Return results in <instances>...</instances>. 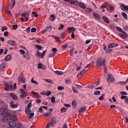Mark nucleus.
Wrapping results in <instances>:
<instances>
[{
    "instance_id": "nucleus-1",
    "label": "nucleus",
    "mask_w": 128,
    "mask_h": 128,
    "mask_svg": "<svg viewBox=\"0 0 128 128\" xmlns=\"http://www.w3.org/2000/svg\"><path fill=\"white\" fill-rule=\"evenodd\" d=\"M96 64V65L98 66L102 65L105 68H107L105 60H104L102 59L101 58L98 59L97 61Z\"/></svg>"
},
{
    "instance_id": "nucleus-2",
    "label": "nucleus",
    "mask_w": 128,
    "mask_h": 128,
    "mask_svg": "<svg viewBox=\"0 0 128 128\" xmlns=\"http://www.w3.org/2000/svg\"><path fill=\"white\" fill-rule=\"evenodd\" d=\"M3 83L5 85L4 90L7 91H9L12 90V86L10 83L9 84L6 81H3Z\"/></svg>"
},
{
    "instance_id": "nucleus-3",
    "label": "nucleus",
    "mask_w": 128,
    "mask_h": 128,
    "mask_svg": "<svg viewBox=\"0 0 128 128\" xmlns=\"http://www.w3.org/2000/svg\"><path fill=\"white\" fill-rule=\"evenodd\" d=\"M4 114L5 117H8L11 116V114L8 112L7 109L5 108H0V114Z\"/></svg>"
},
{
    "instance_id": "nucleus-4",
    "label": "nucleus",
    "mask_w": 128,
    "mask_h": 128,
    "mask_svg": "<svg viewBox=\"0 0 128 128\" xmlns=\"http://www.w3.org/2000/svg\"><path fill=\"white\" fill-rule=\"evenodd\" d=\"M46 51V50H45L41 54L40 52H39L38 51L36 54V56H38L39 58H43L44 54H45Z\"/></svg>"
},
{
    "instance_id": "nucleus-5",
    "label": "nucleus",
    "mask_w": 128,
    "mask_h": 128,
    "mask_svg": "<svg viewBox=\"0 0 128 128\" xmlns=\"http://www.w3.org/2000/svg\"><path fill=\"white\" fill-rule=\"evenodd\" d=\"M107 80L108 82L109 83L113 82L115 80L114 76L112 74H110L108 76Z\"/></svg>"
},
{
    "instance_id": "nucleus-6",
    "label": "nucleus",
    "mask_w": 128,
    "mask_h": 128,
    "mask_svg": "<svg viewBox=\"0 0 128 128\" xmlns=\"http://www.w3.org/2000/svg\"><path fill=\"white\" fill-rule=\"evenodd\" d=\"M120 8L122 10L124 11H125V10L128 11V6H126L123 4H121Z\"/></svg>"
},
{
    "instance_id": "nucleus-7",
    "label": "nucleus",
    "mask_w": 128,
    "mask_h": 128,
    "mask_svg": "<svg viewBox=\"0 0 128 128\" xmlns=\"http://www.w3.org/2000/svg\"><path fill=\"white\" fill-rule=\"evenodd\" d=\"M56 123V119L55 118H53L51 120L50 124L52 126H55Z\"/></svg>"
},
{
    "instance_id": "nucleus-8",
    "label": "nucleus",
    "mask_w": 128,
    "mask_h": 128,
    "mask_svg": "<svg viewBox=\"0 0 128 128\" xmlns=\"http://www.w3.org/2000/svg\"><path fill=\"white\" fill-rule=\"evenodd\" d=\"M8 125L10 126L13 127L16 126V124L14 121H10L8 122Z\"/></svg>"
},
{
    "instance_id": "nucleus-9",
    "label": "nucleus",
    "mask_w": 128,
    "mask_h": 128,
    "mask_svg": "<svg viewBox=\"0 0 128 128\" xmlns=\"http://www.w3.org/2000/svg\"><path fill=\"white\" fill-rule=\"evenodd\" d=\"M118 44L115 43H111L109 44L108 46V47L109 48H112L114 47L118 46Z\"/></svg>"
},
{
    "instance_id": "nucleus-10",
    "label": "nucleus",
    "mask_w": 128,
    "mask_h": 128,
    "mask_svg": "<svg viewBox=\"0 0 128 128\" xmlns=\"http://www.w3.org/2000/svg\"><path fill=\"white\" fill-rule=\"evenodd\" d=\"M7 42L12 46H15L17 44L15 41L12 40L8 41Z\"/></svg>"
},
{
    "instance_id": "nucleus-11",
    "label": "nucleus",
    "mask_w": 128,
    "mask_h": 128,
    "mask_svg": "<svg viewBox=\"0 0 128 128\" xmlns=\"http://www.w3.org/2000/svg\"><path fill=\"white\" fill-rule=\"evenodd\" d=\"M78 83V82L75 80L74 82V86L75 87H76L77 88L80 89L81 88H83V87L81 86H80L77 84Z\"/></svg>"
},
{
    "instance_id": "nucleus-12",
    "label": "nucleus",
    "mask_w": 128,
    "mask_h": 128,
    "mask_svg": "<svg viewBox=\"0 0 128 128\" xmlns=\"http://www.w3.org/2000/svg\"><path fill=\"white\" fill-rule=\"evenodd\" d=\"M18 80H20V82L25 83L26 82V79L23 76H20L18 78Z\"/></svg>"
},
{
    "instance_id": "nucleus-13",
    "label": "nucleus",
    "mask_w": 128,
    "mask_h": 128,
    "mask_svg": "<svg viewBox=\"0 0 128 128\" xmlns=\"http://www.w3.org/2000/svg\"><path fill=\"white\" fill-rule=\"evenodd\" d=\"M38 68L39 69H41L43 70H45L46 69V66L42 64H38Z\"/></svg>"
},
{
    "instance_id": "nucleus-14",
    "label": "nucleus",
    "mask_w": 128,
    "mask_h": 128,
    "mask_svg": "<svg viewBox=\"0 0 128 128\" xmlns=\"http://www.w3.org/2000/svg\"><path fill=\"white\" fill-rule=\"evenodd\" d=\"M107 9L108 12H111L114 11V8L112 6H108L107 7Z\"/></svg>"
},
{
    "instance_id": "nucleus-15",
    "label": "nucleus",
    "mask_w": 128,
    "mask_h": 128,
    "mask_svg": "<svg viewBox=\"0 0 128 128\" xmlns=\"http://www.w3.org/2000/svg\"><path fill=\"white\" fill-rule=\"evenodd\" d=\"M10 120L14 121H16L17 120V118L16 116L14 115H12L10 118Z\"/></svg>"
},
{
    "instance_id": "nucleus-16",
    "label": "nucleus",
    "mask_w": 128,
    "mask_h": 128,
    "mask_svg": "<svg viewBox=\"0 0 128 128\" xmlns=\"http://www.w3.org/2000/svg\"><path fill=\"white\" fill-rule=\"evenodd\" d=\"M10 95L13 99L14 100H16L17 99V96L13 93H11L10 94Z\"/></svg>"
},
{
    "instance_id": "nucleus-17",
    "label": "nucleus",
    "mask_w": 128,
    "mask_h": 128,
    "mask_svg": "<svg viewBox=\"0 0 128 128\" xmlns=\"http://www.w3.org/2000/svg\"><path fill=\"white\" fill-rule=\"evenodd\" d=\"M86 110V107L84 106H83L80 109L79 112L80 113H84Z\"/></svg>"
},
{
    "instance_id": "nucleus-18",
    "label": "nucleus",
    "mask_w": 128,
    "mask_h": 128,
    "mask_svg": "<svg viewBox=\"0 0 128 128\" xmlns=\"http://www.w3.org/2000/svg\"><path fill=\"white\" fill-rule=\"evenodd\" d=\"M52 27L51 26H47L46 27V29L42 31V33H44L46 31L48 30L49 28H50V30H52Z\"/></svg>"
},
{
    "instance_id": "nucleus-19",
    "label": "nucleus",
    "mask_w": 128,
    "mask_h": 128,
    "mask_svg": "<svg viewBox=\"0 0 128 128\" xmlns=\"http://www.w3.org/2000/svg\"><path fill=\"white\" fill-rule=\"evenodd\" d=\"M11 56L10 55H8L5 57V60L6 61H9L11 60Z\"/></svg>"
},
{
    "instance_id": "nucleus-20",
    "label": "nucleus",
    "mask_w": 128,
    "mask_h": 128,
    "mask_svg": "<svg viewBox=\"0 0 128 128\" xmlns=\"http://www.w3.org/2000/svg\"><path fill=\"white\" fill-rule=\"evenodd\" d=\"M93 14L94 16L98 20L100 18V16L98 14L94 12Z\"/></svg>"
},
{
    "instance_id": "nucleus-21",
    "label": "nucleus",
    "mask_w": 128,
    "mask_h": 128,
    "mask_svg": "<svg viewBox=\"0 0 128 128\" xmlns=\"http://www.w3.org/2000/svg\"><path fill=\"white\" fill-rule=\"evenodd\" d=\"M80 6L82 8L85 9L86 8L85 5L82 2H80L79 4Z\"/></svg>"
},
{
    "instance_id": "nucleus-22",
    "label": "nucleus",
    "mask_w": 128,
    "mask_h": 128,
    "mask_svg": "<svg viewBox=\"0 0 128 128\" xmlns=\"http://www.w3.org/2000/svg\"><path fill=\"white\" fill-rule=\"evenodd\" d=\"M5 67V65L4 64H2L0 65V71L3 72L4 70Z\"/></svg>"
},
{
    "instance_id": "nucleus-23",
    "label": "nucleus",
    "mask_w": 128,
    "mask_h": 128,
    "mask_svg": "<svg viewBox=\"0 0 128 128\" xmlns=\"http://www.w3.org/2000/svg\"><path fill=\"white\" fill-rule=\"evenodd\" d=\"M30 15L29 13L28 12H26L25 13H22L21 14V16H24L26 17H28Z\"/></svg>"
},
{
    "instance_id": "nucleus-24",
    "label": "nucleus",
    "mask_w": 128,
    "mask_h": 128,
    "mask_svg": "<svg viewBox=\"0 0 128 128\" xmlns=\"http://www.w3.org/2000/svg\"><path fill=\"white\" fill-rule=\"evenodd\" d=\"M10 104L11 107L13 108H16L18 107V106L16 104H14L13 102H10Z\"/></svg>"
},
{
    "instance_id": "nucleus-25",
    "label": "nucleus",
    "mask_w": 128,
    "mask_h": 128,
    "mask_svg": "<svg viewBox=\"0 0 128 128\" xmlns=\"http://www.w3.org/2000/svg\"><path fill=\"white\" fill-rule=\"evenodd\" d=\"M108 4V3L107 2H106L104 3L101 6L100 8L102 9H104L106 8Z\"/></svg>"
},
{
    "instance_id": "nucleus-26",
    "label": "nucleus",
    "mask_w": 128,
    "mask_h": 128,
    "mask_svg": "<svg viewBox=\"0 0 128 128\" xmlns=\"http://www.w3.org/2000/svg\"><path fill=\"white\" fill-rule=\"evenodd\" d=\"M77 105L76 100H74L72 101V107L73 108H75Z\"/></svg>"
},
{
    "instance_id": "nucleus-27",
    "label": "nucleus",
    "mask_w": 128,
    "mask_h": 128,
    "mask_svg": "<svg viewBox=\"0 0 128 128\" xmlns=\"http://www.w3.org/2000/svg\"><path fill=\"white\" fill-rule=\"evenodd\" d=\"M120 36L122 38L125 39L127 38V37L128 34H126V35H124L122 34H120Z\"/></svg>"
},
{
    "instance_id": "nucleus-28",
    "label": "nucleus",
    "mask_w": 128,
    "mask_h": 128,
    "mask_svg": "<svg viewBox=\"0 0 128 128\" xmlns=\"http://www.w3.org/2000/svg\"><path fill=\"white\" fill-rule=\"evenodd\" d=\"M103 19L104 21L107 23H109L110 21L105 16H103Z\"/></svg>"
},
{
    "instance_id": "nucleus-29",
    "label": "nucleus",
    "mask_w": 128,
    "mask_h": 128,
    "mask_svg": "<svg viewBox=\"0 0 128 128\" xmlns=\"http://www.w3.org/2000/svg\"><path fill=\"white\" fill-rule=\"evenodd\" d=\"M84 70L81 71L78 75V77L79 78L81 77L84 73Z\"/></svg>"
},
{
    "instance_id": "nucleus-30",
    "label": "nucleus",
    "mask_w": 128,
    "mask_h": 128,
    "mask_svg": "<svg viewBox=\"0 0 128 128\" xmlns=\"http://www.w3.org/2000/svg\"><path fill=\"white\" fill-rule=\"evenodd\" d=\"M31 111V110L30 108H26L25 109L26 112L27 114H30Z\"/></svg>"
},
{
    "instance_id": "nucleus-31",
    "label": "nucleus",
    "mask_w": 128,
    "mask_h": 128,
    "mask_svg": "<svg viewBox=\"0 0 128 128\" xmlns=\"http://www.w3.org/2000/svg\"><path fill=\"white\" fill-rule=\"evenodd\" d=\"M28 96V94H22V95H20V97L22 98H25L26 97Z\"/></svg>"
},
{
    "instance_id": "nucleus-32",
    "label": "nucleus",
    "mask_w": 128,
    "mask_h": 128,
    "mask_svg": "<svg viewBox=\"0 0 128 128\" xmlns=\"http://www.w3.org/2000/svg\"><path fill=\"white\" fill-rule=\"evenodd\" d=\"M55 72L56 74L59 75H61L63 74L62 72L61 71L59 72L58 70L55 71Z\"/></svg>"
},
{
    "instance_id": "nucleus-33",
    "label": "nucleus",
    "mask_w": 128,
    "mask_h": 128,
    "mask_svg": "<svg viewBox=\"0 0 128 128\" xmlns=\"http://www.w3.org/2000/svg\"><path fill=\"white\" fill-rule=\"evenodd\" d=\"M122 14L124 18L125 19H127V16L125 13L124 12H122Z\"/></svg>"
},
{
    "instance_id": "nucleus-34",
    "label": "nucleus",
    "mask_w": 128,
    "mask_h": 128,
    "mask_svg": "<svg viewBox=\"0 0 128 128\" xmlns=\"http://www.w3.org/2000/svg\"><path fill=\"white\" fill-rule=\"evenodd\" d=\"M24 57L28 60L30 58V56L28 54L26 53L24 55Z\"/></svg>"
},
{
    "instance_id": "nucleus-35",
    "label": "nucleus",
    "mask_w": 128,
    "mask_h": 128,
    "mask_svg": "<svg viewBox=\"0 0 128 128\" xmlns=\"http://www.w3.org/2000/svg\"><path fill=\"white\" fill-rule=\"evenodd\" d=\"M100 91L99 90H96L94 92V94L95 95H97L100 94Z\"/></svg>"
},
{
    "instance_id": "nucleus-36",
    "label": "nucleus",
    "mask_w": 128,
    "mask_h": 128,
    "mask_svg": "<svg viewBox=\"0 0 128 128\" xmlns=\"http://www.w3.org/2000/svg\"><path fill=\"white\" fill-rule=\"evenodd\" d=\"M35 47L38 50H42V47L41 46L39 45H36Z\"/></svg>"
},
{
    "instance_id": "nucleus-37",
    "label": "nucleus",
    "mask_w": 128,
    "mask_h": 128,
    "mask_svg": "<svg viewBox=\"0 0 128 128\" xmlns=\"http://www.w3.org/2000/svg\"><path fill=\"white\" fill-rule=\"evenodd\" d=\"M79 4L78 2L77 1H72V4L78 6Z\"/></svg>"
},
{
    "instance_id": "nucleus-38",
    "label": "nucleus",
    "mask_w": 128,
    "mask_h": 128,
    "mask_svg": "<svg viewBox=\"0 0 128 128\" xmlns=\"http://www.w3.org/2000/svg\"><path fill=\"white\" fill-rule=\"evenodd\" d=\"M20 92L22 94H26L25 90L23 89H20Z\"/></svg>"
},
{
    "instance_id": "nucleus-39",
    "label": "nucleus",
    "mask_w": 128,
    "mask_h": 128,
    "mask_svg": "<svg viewBox=\"0 0 128 128\" xmlns=\"http://www.w3.org/2000/svg\"><path fill=\"white\" fill-rule=\"evenodd\" d=\"M34 78H32L31 80V82L32 83H34L35 84H38V83L36 81H34Z\"/></svg>"
},
{
    "instance_id": "nucleus-40",
    "label": "nucleus",
    "mask_w": 128,
    "mask_h": 128,
    "mask_svg": "<svg viewBox=\"0 0 128 128\" xmlns=\"http://www.w3.org/2000/svg\"><path fill=\"white\" fill-rule=\"evenodd\" d=\"M68 46L66 44H65L62 46V48L63 50H64L66 49L67 47H68Z\"/></svg>"
},
{
    "instance_id": "nucleus-41",
    "label": "nucleus",
    "mask_w": 128,
    "mask_h": 128,
    "mask_svg": "<svg viewBox=\"0 0 128 128\" xmlns=\"http://www.w3.org/2000/svg\"><path fill=\"white\" fill-rule=\"evenodd\" d=\"M93 64H88L87 66L85 67V68H90V67H92Z\"/></svg>"
},
{
    "instance_id": "nucleus-42",
    "label": "nucleus",
    "mask_w": 128,
    "mask_h": 128,
    "mask_svg": "<svg viewBox=\"0 0 128 128\" xmlns=\"http://www.w3.org/2000/svg\"><path fill=\"white\" fill-rule=\"evenodd\" d=\"M72 90L73 92L74 93H78V90L75 88L74 87L72 88Z\"/></svg>"
},
{
    "instance_id": "nucleus-43",
    "label": "nucleus",
    "mask_w": 128,
    "mask_h": 128,
    "mask_svg": "<svg viewBox=\"0 0 128 128\" xmlns=\"http://www.w3.org/2000/svg\"><path fill=\"white\" fill-rule=\"evenodd\" d=\"M67 30L68 32L70 33V32L72 31V27L68 28Z\"/></svg>"
},
{
    "instance_id": "nucleus-44",
    "label": "nucleus",
    "mask_w": 128,
    "mask_h": 128,
    "mask_svg": "<svg viewBox=\"0 0 128 128\" xmlns=\"http://www.w3.org/2000/svg\"><path fill=\"white\" fill-rule=\"evenodd\" d=\"M32 14L34 15L36 17H37L38 16V15L37 14V13L35 11L32 12Z\"/></svg>"
},
{
    "instance_id": "nucleus-45",
    "label": "nucleus",
    "mask_w": 128,
    "mask_h": 128,
    "mask_svg": "<svg viewBox=\"0 0 128 128\" xmlns=\"http://www.w3.org/2000/svg\"><path fill=\"white\" fill-rule=\"evenodd\" d=\"M17 126L18 128H21L22 126V124L20 122L18 123L17 124Z\"/></svg>"
},
{
    "instance_id": "nucleus-46",
    "label": "nucleus",
    "mask_w": 128,
    "mask_h": 128,
    "mask_svg": "<svg viewBox=\"0 0 128 128\" xmlns=\"http://www.w3.org/2000/svg\"><path fill=\"white\" fill-rule=\"evenodd\" d=\"M66 111V110L65 108L63 107L62 108L61 112H64Z\"/></svg>"
},
{
    "instance_id": "nucleus-47",
    "label": "nucleus",
    "mask_w": 128,
    "mask_h": 128,
    "mask_svg": "<svg viewBox=\"0 0 128 128\" xmlns=\"http://www.w3.org/2000/svg\"><path fill=\"white\" fill-rule=\"evenodd\" d=\"M105 96V94H103L101 96H100L98 98L99 100H103L104 98V96Z\"/></svg>"
},
{
    "instance_id": "nucleus-48",
    "label": "nucleus",
    "mask_w": 128,
    "mask_h": 128,
    "mask_svg": "<svg viewBox=\"0 0 128 128\" xmlns=\"http://www.w3.org/2000/svg\"><path fill=\"white\" fill-rule=\"evenodd\" d=\"M34 112H31L29 115V117L30 118H32L34 115Z\"/></svg>"
},
{
    "instance_id": "nucleus-49",
    "label": "nucleus",
    "mask_w": 128,
    "mask_h": 128,
    "mask_svg": "<svg viewBox=\"0 0 128 128\" xmlns=\"http://www.w3.org/2000/svg\"><path fill=\"white\" fill-rule=\"evenodd\" d=\"M52 51L53 52V54H55L57 51V49L54 48H52Z\"/></svg>"
},
{
    "instance_id": "nucleus-50",
    "label": "nucleus",
    "mask_w": 128,
    "mask_h": 128,
    "mask_svg": "<svg viewBox=\"0 0 128 128\" xmlns=\"http://www.w3.org/2000/svg\"><path fill=\"white\" fill-rule=\"evenodd\" d=\"M19 52L22 55H24L25 53L24 51L23 50H20Z\"/></svg>"
},
{
    "instance_id": "nucleus-51",
    "label": "nucleus",
    "mask_w": 128,
    "mask_h": 128,
    "mask_svg": "<svg viewBox=\"0 0 128 128\" xmlns=\"http://www.w3.org/2000/svg\"><path fill=\"white\" fill-rule=\"evenodd\" d=\"M51 114L50 113H45L44 114V116L45 117H47L48 116H50Z\"/></svg>"
},
{
    "instance_id": "nucleus-52",
    "label": "nucleus",
    "mask_w": 128,
    "mask_h": 128,
    "mask_svg": "<svg viewBox=\"0 0 128 128\" xmlns=\"http://www.w3.org/2000/svg\"><path fill=\"white\" fill-rule=\"evenodd\" d=\"M46 82L49 83H52L53 82L52 80L50 79H46L44 80Z\"/></svg>"
},
{
    "instance_id": "nucleus-53",
    "label": "nucleus",
    "mask_w": 128,
    "mask_h": 128,
    "mask_svg": "<svg viewBox=\"0 0 128 128\" xmlns=\"http://www.w3.org/2000/svg\"><path fill=\"white\" fill-rule=\"evenodd\" d=\"M12 28L14 30L18 28V25L17 24H14L12 26Z\"/></svg>"
},
{
    "instance_id": "nucleus-54",
    "label": "nucleus",
    "mask_w": 128,
    "mask_h": 128,
    "mask_svg": "<svg viewBox=\"0 0 128 128\" xmlns=\"http://www.w3.org/2000/svg\"><path fill=\"white\" fill-rule=\"evenodd\" d=\"M51 93V92L50 91H48L46 92V96H50Z\"/></svg>"
},
{
    "instance_id": "nucleus-55",
    "label": "nucleus",
    "mask_w": 128,
    "mask_h": 128,
    "mask_svg": "<svg viewBox=\"0 0 128 128\" xmlns=\"http://www.w3.org/2000/svg\"><path fill=\"white\" fill-rule=\"evenodd\" d=\"M7 28L6 27L4 26L2 28V31L4 32L5 30H6Z\"/></svg>"
},
{
    "instance_id": "nucleus-56",
    "label": "nucleus",
    "mask_w": 128,
    "mask_h": 128,
    "mask_svg": "<svg viewBox=\"0 0 128 128\" xmlns=\"http://www.w3.org/2000/svg\"><path fill=\"white\" fill-rule=\"evenodd\" d=\"M36 31V29L35 28H32L31 30L32 32H35Z\"/></svg>"
},
{
    "instance_id": "nucleus-57",
    "label": "nucleus",
    "mask_w": 128,
    "mask_h": 128,
    "mask_svg": "<svg viewBox=\"0 0 128 128\" xmlns=\"http://www.w3.org/2000/svg\"><path fill=\"white\" fill-rule=\"evenodd\" d=\"M58 89L59 90H62L64 89V88L61 86H59L58 88Z\"/></svg>"
},
{
    "instance_id": "nucleus-58",
    "label": "nucleus",
    "mask_w": 128,
    "mask_h": 128,
    "mask_svg": "<svg viewBox=\"0 0 128 128\" xmlns=\"http://www.w3.org/2000/svg\"><path fill=\"white\" fill-rule=\"evenodd\" d=\"M55 97L54 96H53L51 98V101L52 103H54L55 101Z\"/></svg>"
},
{
    "instance_id": "nucleus-59",
    "label": "nucleus",
    "mask_w": 128,
    "mask_h": 128,
    "mask_svg": "<svg viewBox=\"0 0 128 128\" xmlns=\"http://www.w3.org/2000/svg\"><path fill=\"white\" fill-rule=\"evenodd\" d=\"M64 1L66 2H68V3L71 4H72V0H63Z\"/></svg>"
},
{
    "instance_id": "nucleus-60",
    "label": "nucleus",
    "mask_w": 128,
    "mask_h": 128,
    "mask_svg": "<svg viewBox=\"0 0 128 128\" xmlns=\"http://www.w3.org/2000/svg\"><path fill=\"white\" fill-rule=\"evenodd\" d=\"M8 34L9 33L8 32L6 31L4 32V34L5 36H8Z\"/></svg>"
},
{
    "instance_id": "nucleus-61",
    "label": "nucleus",
    "mask_w": 128,
    "mask_h": 128,
    "mask_svg": "<svg viewBox=\"0 0 128 128\" xmlns=\"http://www.w3.org/2000/svg\"><path fill=\"white\" fill-rule=\"evenodd\" d=\"M32 104L31 102H30L27 106V108H30L32 107Z\"/></svg>"
},
{
    "instance_id": "nucleus-62",
    "label": "nucleus",
    "mask_w": 128,
    "mask_h": 128,
    "mask_svg": "<svg viewBox=\"0 0 128 128\" xmlns=\"http://www.w3.org/2000/svg\"><path fill=\"white\" fill-rule=\"evenodd\" d=\"M15 0H12L11 1V3L12 4V7H13L15 4Z\"/></svg>"
},
{
    "instance_id": "nucleus-63",
    "label": "nucleus",
    "mask_w": 128,
    "mask_h": 128,
    "mask_svg": "<svg viewBox=\"0 0 128 128\" xmlns=\"http://www.w3.org/2000/svg\"><path fill=\"white\" fill-rule=\"evenodd\" d=\"M42 106L40 107L39 108V111L41 112H43V110L42 109Z\"/></svg>"
},
{
    "instance_id": "nucleus-64",
    "label": "nucleus",
    "mask_w": 128,
    "mask_h": 128,
    "mask_svg": "<svg viewBox=\"0 0 128 128\" xmlns=\"http://www.w3.org/2000/svg\"><path fill=\"white\" fill-rule=\"evenodd\" d=\"M116 30L119 32H121L122 30V29L121 28H120L118 26L116 27Z\"/></svg>"
}]
</instances>
